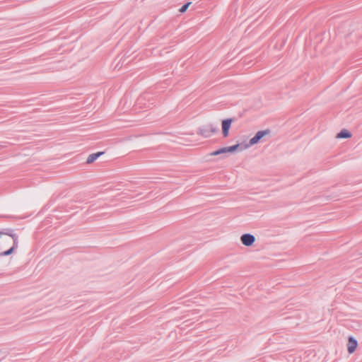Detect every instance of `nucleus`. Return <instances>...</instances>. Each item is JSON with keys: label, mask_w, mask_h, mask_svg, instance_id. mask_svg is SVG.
I'll return each instance as SVG.
<instances>
[{"label": "nucleus", "mask_w": 362, "mask_h": 362, "mask_svg": "<svg viewBox=\"0 0 362 362\" xmlns=\"http://www.w3.org/2000/svg\"><path fill=\"white\" fill-rule=\"evenodd\" d=\"M217 130V127H215L213 124H207L199 127L198 130V134L203 136L205 138H208L213 135L214 133H216Z\"/></svg>", "instance_id": "f257e3e1"}, {"label": "nucleus", "mask_w": 362, "mask_h": 362, "mask_svg": "<svg viewBox=\"0 0 362 362\" xmlns=\"http://www.w3.org/2000/svg\"><path fill=\"white\" fill-rule=\"evenodd\" d=\"M269 133L270 130L269 129L257 132L256 134L252 139H250L249 144L247 145L248 147L257 144L261 140V139H262L264 136L269 134Z\"/></svg>", "instance_id": "f03ea898"}, {"label": "nucleus", "mask_w": 362, "mask_h": 362, "mask_svg": "<svg viewBox=\"0 0 362 362\" xmlns=\"http://www.w3.org/2000/svg\"><path fill=\"white\" fill-rule=\"evenodd\" d=\"M240 240L243 245L249 247L252 245L255 242V237L250 233H245L241 235Z\"/></svg>", "instance_id": "7ed1b4c3"}, {"label": "nucleus", "mask_w": 362, "mask_h": 362, "mask_svg": "<svg viewBox=\"0 0 362 362\" xmlns=\"http://www.w3.org/2000/svg\"><path fill=\"white\" fill-rule=\"evenodd\" d=\"M232 122V119H226L222 121V132L224 137H227L228 136V131L231 126Z\"/></svg>", "instance_id": "20e7f679"}, {"label": "nucleus", "mask_w": 362, "mask_h": 362, "mask_svg": "<svg viewBox=\"0 0 362 362\" xmlns=\"http://www.w3.org/2000/svg\"><path fill=\"white\" fill-rule=\"evenodd\" d=\"M357 347V341L352 337L349 338L348 342V351L350 354H352L355 351Z\"/></svg>", "instance_id": "39448f33"}, {"label": "nucleus", "mask_w": 362, "mask_h": 362, "mask_svg": "<svg viewBox=\"0 0 362 362\" xmlns=\"http://www.w3.org/2000/svg\"><path fill=\"white\" fill-rule=\"evenodd\" d=\"M247 147H248V146H247V145H245L244 147H240V144H235V145H233L231 146H228L227 151H228V153H233L235 151H241Z\"/></svg>", "instance_id": "423d86ee"}, {"label": "nucleus", "mask_w": 362, "mask_h": 362, "mask_svg": "<svg viewBox=\"0 0 362 362\" xmlns=\"http://www.w3.org/2000/svg\"><path fill=\"white\" fill-rule=\"evenodd\" d=\"M103 153V152H98L89 155L87 158L86 163L88 164L93 163L98 158H99Z\"/></svg>", "instance_id": "0eeeda50"}, {"label": "nucleus", "mask_w": 362, "mask_h": 362, "mask_svg": "<svg viewBox=\"0 0 362 362\" xmlns=\"http://www.w3.org/2000/svg\"><path fill=\"white\" fill-rule=\"evenodd\" d=\"M351 136V133L346 129H342L337 134V138L338 139H348Z\"/></svg>", "instance_id": "6e6552de"}, {"label": "nucleus", "mask_w": 362, "mask_h": 362, "mask_svg": "<svg viewBox=\"0 0 362 362\" xmlns=\"http://www.w3.org/2000/svg\"><path fill=\"white\" fill-rule=\"evenodd\" d=\"M227 153H228V151H227V147H223V148H221L216 151H214L210 153L209 155L211 156H214L225 154Z\"/></svg>", "instance_id": "1a4fd4ad"}, {"label": "nucleus", "mask_w": 362, "mask_h": 362, "mask_svg": "<svg viewBox=\"0 0 362 362\" xmlns=\"http://www.w3.org/2000/svg\"><path fill=\"white\" fill-rule=\"evenodd\" d=\"M191 2H188L185 4H184L180 9H179V11L180 13H184L187 11V9L188 8L189 6L190 5Z\"/></svg>", "instance_id": "9d476101"}]
</instances>
